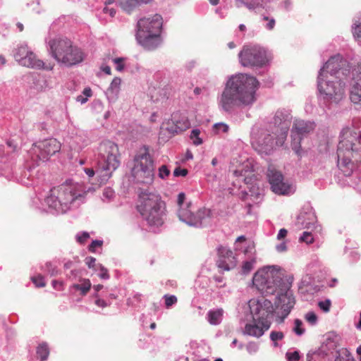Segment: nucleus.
I'll return each instance as SVG.
<instances>
[{
	"label": "nucleus",
	"mask_w": 361,
	"mask_h": 361,
	"mask_svg": "<svg viewBox=\"0 0 361 361\" xmlns=\"http://www.w3.org/2000/svg\"><path fill=\"white\" fill-rule=\"evenodd\" d=\"M259 82L247 74L231 76L218 98V105L223 111L232 114L236 108L252 106L256 101V91Z\"/></svg>",
	"instance_id": "obj_1"
},
{
	"label": "nucleus",
	"mask_w": 361,
	"mask_h": 361,
	"mask_svg": "<svg viewBox=\"0 0 361 361\" xmlns=\"http://www.w3.org/2000/svg\"><path fill=\"white\" fill-rule=\"evenodd\" d=\"M137 210L151 227H159L166 219V204L161 196L147 190L139 195Z\"/></svg>",
	"instance_id": "obj_2"
},
{
	"label": "nucleus",
	"mask_w": 361,
	"mask_h": 361,
	"mask_svg": "<svg viewBox=\"0 0 361 361\" xmlns=\"http://www.w3.org/2000/svg\"><path fill=\"white\" fill-rule=\"evenodd\" d=\"M162 24L163 19L159 14L139 19L135 28L137 42L148 51L157 49L161 44Z\"/></svg>",
	"instance_id": "obj_3"
},
{
	"label": "nucleus",
	"mask_w": 361,
	"mask_h": 361,
	"mask_svg": "<svg viewBox=\"0 0 361 361\" xmlns=\"http://www.w3.org/2000/svg\"><path fill=\"white\" fill-rule=\"evenodd\" d=\"M120 163L118 145L110 140L101 142L97 160V173L99 176L100 183L106 182Z\"/></svg>",
	"instance_id": "obj_4"
},
{
	"label": "nucleus",
	"mask_w": 361,
	"mask_h": 361,
	"mask_svg": "<svg viewBox=\"0 0 361 361\" xmlns=\"http://www.w3.org/2000/svg\"><path fill=\"white\" fill-rule=\"evenodd\" d=\"M49 50L59 63L71 67L81 63L85 58L83 51L67 38H55L49 40Z\"/></svg>",
	"instance_id": "obj_5"
},
{
	"label": "nucleus",
	"mask_w": 361,
	"mask_h": 361,
	"mask_svg": "<svg viewBox=\"0 0 361 361\" xmlns=\"http://www.w3.org/2000/svg\"><path fill=\"white\" fill-rule=\"evenodd\" d=\"M335 58L329 59L319 70L317 77V88L320 97L326 104H338L345 96V83L343 82L341 80H324L325 78L327 79L328 78L327 75H324L325 68H330Z\"/></svg>",
	"instance_id": "obj_6"
},
{
	"label": "nucleus",
	"mask_w": 361,
	"mask_h": 361,
	"mask_svg": "<svg viewBox=\"0 0 361 361\" xmlns=\"http://www.w3.org/2000/svg\"><path fill=\"white\" fill-rule=\"evenodd\" d=\"M252 283L260 293L271 295L277 293L286 282L283 280L279 269L271 266L258 270L253 276Z\"/></svg>",
	"instance_id": "obj_7"
},
{
	"label": "nucleus",
	"mask_w": 361,
	"mask_h": 361,
	"mask_svg": "<svg viewBox=\"0 0 361 361\" xmlns=\"http://www.w3.org/2000/svg\"><path fill=\"white\" fill-rule=\"evenodd\" d=\"M83 198L81 194H76L75 188L70 185H61L53 188L44 202L49 207L57 212L64 213L68 211L71 204H75Z\"/></svg>",
	"instance_id": "obj_8"
},
{
	"label": "nucleus",
	"mask_w": 361,
	"mask_h": 361,
	"mask_svg": "<svg viewBox=\"0 0 361 361\" xmlns=\"http://www.w3.org/2000/svg\"><path fill=\"white\" fill-rule=\"evenodd\" d=\"M185 194L180 192L177 197V204L178 207V216L179 219L190 226L201 227L207 219L211 216L210 209L201 208L195 214L190 207L192 202H185Z\"/></svg>",
	"instance_id": "obj_9"
},
{
	"label": "nucleus",
	"mask_w": 361,
	"mask_h": 361,
	"mask_svg": "<svg viewBox=\"0 0 361 361\" xmlns=\"http://www.w3.org/2000/svg\"><path fill=\"white\" fill-rule=\"evenodd\" d=\"M134 160V173L138 181L151 184L154 180V165L148 147L143 146Z\"/></svg>",
	"instance_id": "obj_10"
},
{
	"label": "nucleus",
	"mask_w": 361,
	"mask_h": 361,
	"mask_svg": "<svg viewBox=\"0 0 361 361\" xmlns=\"http://www.w3.org/2000/svg\"><path fill=\"white\" fill-rule=\"evenodd\" d=\"M238 57L240 64L249 68H261L269 61L267 51L258 45H245Z\"/></svg>",
	"instance_id": "obj_11"
},
{
	"label": "nucleus",
	"mask_w": 361,
	"mask_h": 361,
	"mask_svg": "<svg viewBox=\"0 0 361 361\" xmlns=\"http://www.w3.org/2000/svg\"><path fill=\"white\" fill-rule=\"evenodd\" d=\"M292 118L290 110L279 109L272 118L270 128L271 133L276 135V143L279 145H283L286 140Z\"/></svg>",
	"instance_id": "obj_12"
},
{
	"label": "nucleus",
	"mask_w": 361,
	"mask_h": 361,
	"mask_svg": "<svg viewBox=\"0 0 361 361\" xmlns=\"http://www.w3.org/2000/svg\"><path fill=\"white\" fill-rule=\"evenodd\" d=\"M250 312L255 322L268 330L271 326L270 317L274 312L272 302L267 299L250 300L249 303Z\"/></svg>",
	"instance_id": "obj_13"
},
{
	"label": "nucleus",
	"mask_w": 361,
	"mask_h": 361,
	"mask_svg": "<svg viewBox=\"0 0 361 361\" xmlns=\"http://www.w3.org/2000/svg\"><path fill=\"white\" fill-rule=\"evenodd\" d=\"M276 314L279 318V322H283L285 318L291 312L295 304V300L293 291L290 290V284L288 283L282 284L281 289L277 292Z\"/></svg>",
	"instance_id": "obj_14"
},
{
	"label": "nucleus",
	"mask_w": 361,
	"mask_h": 361,
	"mask_svg": "<svg viewBox=\"0 0 361 361\" xmlns=\"http://www.w3.org/2000/svg\"><path fill=\"white\" fill-rule=\"evenodd\" d=\"M61 143L56 139L50 138L35 144L32 149L34 157L32 159L39 164V161H46L49 158L59 152Z\"/></svg>",
	"instance_id": "obj_15"
},
{
	"label": "nucleus",
	"mask_w": 361,
	"mask_h": 361,
	"mask_svg": "<svg viewBox=\"0 0 361 361\" xmlns=\"http://www.w3.org/2000/svg\"><path fill=\"white\" fill-rule=\"evenodd\" d=\"M267 178L271 190L277 195H288L290 192V185L284 181L283 174L275 169H269Z\"/></svg>",
	"instance_id": "obj_16"
},
{
	"label": "nucleus",
	"mask_w": 361,
	"mask_h": 361,
	"mask_svg": "<svg viewBox=\"0 0 361 361\" xmlns=\"http://www.w3.org/2000/svg\"><path fill=\"white\" fill-rule=\"evenodd\" d=\"M276 140V137H275ZM253 148L260 154H270L274 149L276 146H279L274 141V137L269 133H262L257 139L252 142Z\"/></svg>",
	"instance_id": "obj_17"
},
{
	"label": "nucleus",
	"mask_w": 361,
	"mask_h": 361,
	"mask_svg": "<svg viewBox=\"0 0 361 361\" xmlns=\"http://www.w3.org/2000/svg\"><path fill=\"white\" fill-rule=\"evenodd\" d=\"M218 259L216 265L224 271H229L236 265V260L233 252L224 246H219L217 249Z\"/></svg>",
	"instance_id": "obj_18"
},
{
	"label": "nucleus",
	"mask_w": 361,
	"mask_h": 361,
	"mask_svg": "<svg viewBox=\"0 0 361 361\" xmlns=\"http://www.w3.org/2000/svg\"><path fill=\"white\" fill-rule=\"evenodd\" d=\"M350 99L354 104L361 102V62L358 63L357 75L353 78L351 84Z\"/></svg>",
	"instance_id": "obj_19"
},
{
	"label": "nucleus",
	"mask_w": 361,
	"mask_h": 361,
	"mask_svg": "<svg viewBox=\"0 0 361 361\" xmlns=\"http://www.w3.org/2000/svg\"><path fill=\"white\" fill-rule=\"evenodd\" d=\"M315 128V123L310 121L295 120L291 130V134L296 136L303 137L313 131Z\"/></svg>",
	"instance_id": "obj_20"
},
{
	"label": "nucleus",
	"mask_w": 361,
	"mask_h": 361,
	"mask_svg": "<svg viewBox=\"0 0 361 361\" xmlns=\"http://www.w3.org/2000/svg\"><path fill=\"white\" fill-rule=\"evenodd\" d=\"M338 166L345 176H350L354 169V163L349 157H345L343 149L339 145L337 149Z\"/></svg>",
	"instance_id": "obj_21"
},
{
	"label": "nucleus",
	"mask_w": 361,
	"mask_h": 361,
	"mask_svg": "<svg viewBox=\"0 0 361 361\" xmlns=\"http://www.w3.org/2000/svg\"><path fill=\"white\" fill-rule=\"evenodd\" d=\"M316 216L314 213H300L297 219L296 225L300 228H310L314 225Z\"/></svg>",
	"instance_id": "obj_22"
},
{
	"label": "nucleus",
	"mask_w": 361,
	"mask_h": 361,
	"mask_svg": "<svg viewBox=\"0 0 361 361\" xmlns=\"http://www.w3.org/2000/svg\"><path fill=\"white\" fill-rule=\"evenodd\" d=\"M171 121L172 124L169 126L167 129L173 134H178L189 128V121L185 118L177 120L176 115H173Z\"/></svg>",
	"instance_id": "obj_23"
},
{
	"label": "nucleus",
	"mask_w": 361,
	"mask_h": 361,
	"mask_svg": "<svg viewBox=\"0 0 361 361\" xmlns=\"http://www.w3.org/2000/svg\"><path fill=\"white\" fill-rule=\"evenodd\" d=\"M307 361H330L327 347L322 345L318 350L307 354Z\"/></svg>",
	"instance_id": "obj_24"
},
{
	"label": "nucleus",
	"mask_w": 361,
	"mask_h": 361,
	"mask_svg": "<svg viewBox=\"0 0 361 361\" xmlns=\"http://www.w3.org/2000/svg\"><path fill=\"white\" fill-rule=\"evenodd\" d=\"M121 80L120 78H114L110 84V86L106 91V95L110 102H114L118 96L120 92V85Z\"/></svg>",
	"instance_id": "obj_25"
},
{
	"label": "nucleus",
	"mask_w": 361,
	"mask_h": 361,
	"mask_svg": "<svg viewBox=\"0 0 361 361\" xmlns=\"http://www.w3.org/2000/svg\"><path fill=\"white\" fill-rule=\"evenodd\" d=\"M20 65L32 68H41L44 63L42 61L37 59L36 55L31 51L24 58H21Z\"/></svg>",
	"instance_id": "obj_26"
},
{
	"label": "nucleus",
	"mask_w": 361,
	"mask_h": 361,
	"mask_svg": "<svg viewBox=\"0 0 361 361\" xmlns=\"http://www.w3.org/2000/svg\"><path fill=\"white\" fill-rule=\"evenodd\" d=\"M152 0H121L120 5L123 11L130 13L136 7L147 4Z\"/></svg>",
	"instance_id": "obj_27"
},
{
	"label": "nucleus",
	"mask_w": 361,
	"mask_h": 361,
	"mask_svg": "<svg viewBox=\"0 0 361 361\" xmlns=\"http://www.w3.org/2000/svg\"><path fill=\"white\" fill-rule=\"evenodd\" d=\"M265 331L262 326L260 327L257 324H246L243 333L248 336L259 338Z\"/></svg>",
	"instance_id": "obj_28"
},
{
	"label": "nucleus",
	"mask_w": 361,
	"mask_h": 361,
	"mask_svg": "<svg viewBox=\"0 0 361 361\" xmlns=\"http://www.w3.org/2000/svg\"><path fill=\"white\" fill-rule=\"evenodd\" d=\"M80 283H74L71 286V289L78 290L80 295L84 296L91 288L92 284L89 279L80 278L79 279Z\"/></svg>",
	"instance_id": "obj_29"
},
{
	"label": "nucleus",
	"mask_w": 361,
	"mask_h": 361,
	"mask_svg": "<svg viewBox=\"0 0 361 361\" xmlns=\"http://www.w3.org/2000/svg\"><path fill=\"white\" fill-rule=\"evenodd\" d=\"M223 310H211L207 313L208 322L212 325H218L221 322L223 317Z\"/></svg>",
	"instance_id": "obj_30"
},
{
	"label": "nucleus",
	"mask_w": 361,
	"mask_h": 361,
	"mask_svg": "<svg viewBox=\"0 0 361 361\" xmlns=\"http://www.w3.org/2000/svg\"><path fill=\"white\" fill-rule=\"evenodd\" d=\"M312 290V285L311 283V277L309 276H305L303 277L300 282L298 286V291L301 294H304L305 293H310Z\"/></svg>",
	"instance_id": "obj_31"
},
{
	"label": "nucleus",
	"mask_w": 361,
	"mask_h": 361,
	"mask_svg": "<svg viewBox=\"0 0 361 361\" xmlns=\"http://www.w3.org/2000/svg\"><path fill=\"white\" fill-rule=\"evenodd\" d=\"M37 356L39 357L40 361H45L47 360L49 355V348L47 343L42 342L39 344L36 350Z\"/></svg>",
	"instance_id": "obj_32"
},
{
	"label": "nucleus",
	"mask_w": 361,
	"mask_h": 361,
	"mask_svg": "<svg viewBox=\"0 0 361 361\" xmlns=\"http://www.w3.org/2000/svg\"><path fill=\"white\" fill-rule=\"evenodd\" d=\"M332 58H335L334 63L330 66V68H325L324 75H327V73H330L331 76L335 75L341 68V66L339 63V61L341 59L340 56H331L329 59Z\"/></svg>",
	"instance_id": "obj_33"
},
{
	"label": "nucleus",
	"mask_w": 361,
	"mask_h": 361,
	"mask_svg": "<svg viewBox=\"0 0 361 361\" xmlns=\"http://www.w3.org/2000/svg\"><path fill=\"white\" fill-rule=\"evenodd\" d=\"M292 137V143H291V147L292 149L295 152V153L298 157H302V150L301 148L300 142L302 138L300 137L296 136L293 134H291Z\"/></svg>",
	"instance_id": "obj_34"
},
{
	"label": "nucleus",
	"mask_w": 361,
	"mask_h": 361,
	"mask_svg": "<svg viewBox=\"0 0 361 361\" xmlns=\"http://www.w3.org/2000/svg\"><path fill=\"white\" fill-rule=\"evenodd\" d=\"M42 270L44 271V272H47L51 276H56L59 273L57 267L55 264H54L51 262H46L44 266L42 267Z\"/></svg>",
	"instance_id": "obj_35"
},
{
	"label": "nucleus",
	"mask_w": 361,
	"mask_h": 361,
	"mask_svg": "<svg viewBox=\"0 0 361 361\" xmlns=\"http://www.w3.org/2000/svg\"><path fill=\"white\" fill-rule=\"evenodd\" d=\"M28 48L26 45H21L19 46L15 53H14V57L16 60L20 63L21 62V58L25 57L27 54L29 53Z\"/></svg>",
	"instance_id": "obj_36"
},
{
	"label": "nucleus",
	"mask_w": 361,
	"mask_h": 361,
	"mask_svg": "<svg viewBox=\"0 0 361 361\" xmlns=\"http://www.w3.org/2000/svg\"><path fill=\"white\" fill-rule=\"evenodd\" d=\"M270 340L273 342L274 347H278V341L284 338V334L282 331H271L269 335Z\"/></svg>",
	"instance_id": "obj_37"
},
{
	"label": "nucleus",
	"mask_w": 361,
	"mask_h": 361,
	"mask_svg": "<svg viewBox=\"0 0 361 361\" xmlns=\"http://www.w3.org/2000/svg\"><path fill=\"white\" fill-rule=\"evenodd\" d=\"M256 260L255 258H252L249 261H245L243 262L242 265L241 272L244 275L248 274L254 268V264H255Z\"/></svg>",
	"instance_id": "obj_38"
},
{
	"label": "nucleus",
	"mask_w": 361,
	"mask_h": 361,
	"mask_svg": "<svg viewBox=\"0 0 361 361\" xmlns=\"http://www.w3.org/2000/svg\"><path fill=\"white\" fill-rule=\"evenodd\" d=\"M293 331L297 335V336H302L305 331V329L303 327V323L299 319H295L294 321V326L293 328Z\"/></svg>",
	"instance_id": "obj_39"
},
{
	"label": "nucleus",
	"mask_w": 361,
	"mask_h": 361,
	"mask_svg": "<svg viewBox=\"0 0 361 361\" xmlns=\"http://www.w3.org/2000/svg\"><path fill=\"white\" fill-rule=\"evenodd\" d=\"M200 131L199 129H193L190 133V139L195 145L197 146L202 143V140L199 137Z\"/></svg>",
	"instance_id": "obj_40"
},
{
	"label": "nucleus",
	"mask_w": 361,
	"mask_h": 361,
	"mask_svg": "<svg viewBox=\"0 0 361 361\" xmlns=\"http://www.w3.org/2000/svg\"><path fill=\"white\" fill-rule=\"evenodd\" d=\"M32 283L37 288H42L46 286V283L44 281V278L42 275L38 274L37 276H32L31 278Z\"/></svg>",
	"instance_id": "obj_41"
},
{
	"label": "nucleus",
	"mask_w": 361,
	"mask_h": 361,
	"mask_svg": "<svg viewBox=\"0 0 361 361\" xmlns=\"http://www.w3.org/2000/svg\"><path fill=\"white\" fill-rule=\"evenodd\" d=\"M214 130L215 133H227L229 127L224 123H218L214 125Z\"/></svg>",
	"instance_id": "obj_42"
},
{
	"label": "nucleus",
	"mask_w": 361,
	"mask_h": 361,
	"mask_svg": "<svg viewBox=\"0 0 361 361\" xmlns=\"http://www.w3.org/2000/svg\"><path fill=\"white\" fill-rule=\"evenodd\" d=\"M286 357L288 361H299L301 356L298 350H295L293 352L288 351L286 353Z\"/></svg>",
	"instance_id": "obj_43"
},
{
	"label": "nucleus",
	"mask_w": 361,
	"mask_h": 361,
	"mask_svg": "<svg viewBox=\"0 0 361 361\" xmlns=\"http://www.w3.org/2000/svg\"><path fill=\"white\" fill-rule=\"evenodd\" d=\"M165 305L166 307H170L177 302V298L173 295H164Z\"/></svg>",
	"instance_id": "obj_44"
},
{
	"label": "nucleus",
	"mask_w": 361,
	"mask_h": 361,
	"mask_svg": "<svg viewBox=\"0 0 361 361\" xmlns=\"http://www.w3.org/2000/svg\"><path fill=\"white\" fill-rule=\"evenodd\" d=\"M305 319L311 325H315L317 322V316L316 315V314L314 312H308L305 314Z\"/></svg>",
	"instance_id": "obj_45"
},
{
	"label": "nucleus",
	"mask_w": 361,
	"mask_h": 361,
	"mask_svg": "<svg viewBox=\"0 0 361 361\" xmlns=\"http://www.w3.org/2000/svg\"><path fill=\"white\" fill-rule=\"evenodd\" d=\"M300 240L305 242L307 244L312 243L314 240L312 234L310 232L305 231L302 235L300 237Z\"/></svg>",
	"instance_id": "obj_46"
},
{
	"label": "nucleus",
	"mask_w": 361,
	"mask_h": 361,
	"mask_svg": "<svg viewBox=\"0 0 361 361\" xmlns=\"http://www.w3.org/2000/svg\"><path fill=\"white\" fill-rule=\"evenodd\" d=\"M170 174V170L166 165H162L159 169V177L161 179H164L168 177Z\"/></svg>",
	"instance_id": "obj_47"
},
{
	"label": "nucleus",
	"mask_w": 361,
	"mask_h": 361,
	"mask_svg": "<svg viewBox=\"0 0 361 361\" xmlns=\"http://www.w3.org/2000/svg\"><path fill=\"white\" fill-rule=\"evenodd\" d=\"M90 238L89 233L86 231H83L82 233H78L76 235V240L80 244H84L86 240Z\"/></svg>",
	"instance_id": "obj_48"
},
{
	"label": "nucleus",
	"mask_w": 361,
	"mask_h": 361,
	"mask_svg": "<svg viewBox=\"0 0 361 361\" xmlns=\"http://www.w3.org/2000/svg\"><path fill=\"white\" fill-rule=\"evenodd\" d=\"M318 306L324 312H328L330 310L331 301L329 299L325 300L324 301H320L318 303Z\"/></svg>",
	"instance_id": "obj_49"
},
{
	"label": "nucleus",
	"mask_w": 361,
	"mask_h": 361,
	"mask_svg": "<svg viewBox=\"0 0 361 361\" xmlns=\"http://www.w3.org/2000/svg\"><path fill=\"white\" fill-rule=\"evenodd\" d=\"M102 245H103V240H92V242L88 247V250L91 252H94L96 251V248L102 247Z\"/></svg>",
	"instance_id": "obj_50"
},
{
	"label": "nucleus",
	"mask_w": 361,
	"mask_h": 361,
	"mask_svg": "<svg viewBox=\"0 0 361 361\" xmlns=\"http://www.w3.org/2000/svg\"><path fill=\"white\" fill-rule=\"evenodd\" d=\"M124 60H125V59L122 58V57L115 58L113 60L114 63L116 65V69L118 71H123V69H124V63H123Z\"/></svg>",
	"instance_id": "obj_51"
},
{
	"label": "nucleus",
	"mask_w": 361,
	"mask_h": 361,
	"mask_svg": "<svg viewBox=\"0 0 361 361\" xmlns=\"http://www.w3.org/2000/svg\"><path fill=\"white\" fill-rule=\"evenodd\" d=\"M246 349L249 353H255L259 349V345L256 342H249L246 345Z\"/></svg>",
	"instance_id": "obj_52"
},
{
	"label": "nucleus",
	"mask_w": 361,
	"mask_h": 361,
	"mask_svg": "<svg viewBox=\"0 0 361 361\" xmlns=\"http://www.w3.org/2000/svg\"><path fill=\"white\" fill-rule=\"evenodd\" d=\"M353 34L355 38H361V23L356 24L355 23L353 27Z\"/></svg>",
	"instance_id": "obj_53"
},
{
	"label": "nucleus",
	"mask_w": 361,
	"mask_h": 361,
	"mask_svg": "<svg viewBox=\"0 0 361 361\" xmlns=\"http://www.w3.org/2000/svg\"><path fill=\"white\" fill-rule=\"evenodd\" d=\"M188 173V171L185 169H181L180 167H177L174 169L173 171V176L175 177H178V176H187V174Z\"/></svg>",
	"instance_id": "obj_54"
},
{
	"label": "nucleus",
	"mask_w": 361,
	"mask_h": 361,
	"mask_svg": "<svg viewBox=\"0 0 361 361\" xmlns=\"http://www.w3.org/2000/svg\"><path fill=\"white\" fill-rule=\"evenodd\" d=\"M263 20L268 21V23L265 25V27L267 30H271L274 29L276 23L275 20L274 18H269V17L267 16H264Z\"/></svg>",
	"instance_id": "obj_55"
},
{
	"label": "nucleus",
	"mask_w": 361,
	"mask_h": 361,
	"mask_svg": "<svg viewBox=\"0 0 361 361\" xmlns=\"http://www.w3.org/2000/svg\"><path fill=\"white\" fill-rule=\"evenodd\" d=\"M99 267L101 271L99 274V277L103 279H109V274L108 270L106 268H104L102 264H99Z\"/></svg>",
	"instance_id": "obj_56"
},
{
	"label": "nucleus",
	"mask_w": 361,
	"mask_h": 361,
	"mask_svg": "<svg viewBox=\"0 0 361 361\" xmlns=\"http://www.w3.org/2000/svg\"><path fill=\"white\" fill-rule=\"evenodd\" d=\"M103 196L108 200H111L114 196V192L109 188H105L103 192Z\"/></svg>",
	"instance_id": "obj_57"
},
{
	"label": "nucleus",
	"mask_w": 361,
	"mask_h": 361,
	"mask_svg": "<svg viewBox=\"0 0 361 361\" xmlns=\"http://www.w3.org/2000/svg\"><path fill=\"white\" fill-rule=\"evenodd\" d=\"M85 264L89 268H94L96 259L93 257H87L85 259Z\"/></svg>",
	"instance_id": "obj_58"
},
{
	"label": "nucleus",
	"mask_w": 361,
	"mask_h": 361,
	"mask_svg": "<svg viewBox=\"0 0 361 361\" xmlns=\"http://www.w3.org/2000/svg\"><path fill=\"white\" fill-rule=\"evenodd\" d=\"M80 274L78 269H73L71 271L70 274L67 275L68 278L71 280L75 279L78 275Z\"/></svg>",
	"instance_id": "obj_59"
},
{
	"label": "nucleus",
	"mask_w": 361,
	"mask_h": 361,
	"mask_svg": "<svg viewBox=\"0 0 361 361\" xmlns=\"http://www.w3.org/2000/svg\"><path fill=\"white\" fill-rule=\"evenodd\" d=\"M292 2L290 0H286L281 3V7L286 11L290 10Z\"/></svg>",
	"instance_id": "obj_60"
},
{
	"label": "nucleus",
	"mask_w": 361,
	"mask_h": 361,
	"mask_svg": "<svg viewBox=\"0 0 361 361\" xmlns=\"http://www.w3.org/2000/svg\"><path fill=\"white\" fill-rule=\"evenodd\" d=\"M103 11L105 13H109L111 17H114L116 14V10L114 8H109L107 6L104 8Z\"/></svg>",
	"instance_id": "obj_61"
},
{
	"label": "nucleus",
	"mask_w": 361,
	"mask_h": 361,
	"mask_svg": "<svg viewBox=\"0 0 361 361\" xmlns=\"http://www.w3.org/2000/svg\"><path fill=\"white\" fill-rule=\"evenodd\" d=\"M95 304L98 307H105L109 305V304L104 300L100 299V298H98L95 300Z\"/></svg>",
	"instance_id": "obj_62"
},
{
	"label": "nucleus",
	"mask_w": 361,
	"mask_h": 361,
	"mask_svg": "<svg viewBox=\"0 0 361 361\" xmlns=\"http://www.w3.org/2000/svg\"><path fill=\"white\" fill-rule=\"evenodd\" d=\"M51 283L53 288L58 290H60L63 286V283L56 280H53Z\"/></svg>",
	"instance_id": "obj_63"
},
{
	"label": "nucleus",
	"mask_w": 361,
	"mask_h": 361,
	"mask_svg": "<svg viewBox=\"0 0 361 361\" xmlns=\"http://www.w3.org/2000/svg\"><path fill=\"white\" fill-rule=\"evenodd\" d=\"M287 233H288V231H287L286 229L281 228L279 231V233L277 235V238L279 240H281V239L284 238L286 236Z\"/></svg>",
	"instance_id": "obj_64"
}]
</instances>
